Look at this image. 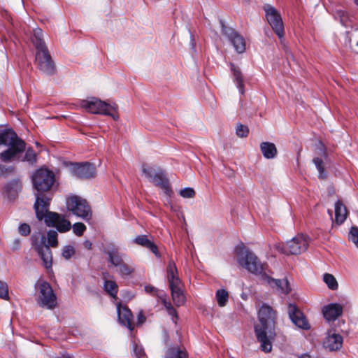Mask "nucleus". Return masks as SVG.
Masks as SVG:
<instances>
[{
	"label": "nucleus",
	"instance_id": "1",
	"mask_svg": "<svg viewBox=\"0 0 358 358\" xmlns=\"http://www.w3.org/2000/svg\"><path fill=\"white\" fill-rule=\"evenodd\" d=\"M55 181V176L52 171L41 169L37 170L32 176L34 189L36 190V201L34 208L39 220H44L48 227H55L59 232L64 233L70 230L71 222L64 216L49 211L52 196L48 191Z\"/></svg>",
	"mask_w": 358,
	"mask_h": 358
},
{
	"label": "nucleus",
	"instance_id": "2",
	"mask_svg": "<svg viewBox=\"0 0 358 358\" xmlns=\"http://www.w3.org/2000/svg\"><path fill=\"white\" fill-rule=\"evenodd\" d=\"M276 314L269 306L263 304L258 312L259 322L255 325V333L260 348L266 353L272 350V342L276 336L275 331Z\"/></svg>",
	"mask_w": 358,
	"mask_h": 358
},
{
	"label": "nucleus",
	"instance_id": "3",
	"mask_svg": "<svg viewBox=\"0 0 358 358\" xmlns=\"http://www.w3.org/2000/svg\"><path fill=\"white\" fill-rule=\"evenodd\" d=\"M7 146L8 148L0 153L2 162H8L15 158L25 150V143L18 138L16 133L11 129L0 127V146Z\"/></svg>",
	"mask_w": 358,
	"mask_h": 358
},
{
	"label": "nucleus",
	"instance_id": "4",
	"mask_svg": "<svg viewBox=\"0 0 358 358\" xmlns=\"http://www.w3.org/2000/svg\"><path fill=\"white\" fill-rule=\"evenodd\" d=\"M236 258L238 264L250 273L255 275H262L265 270V264H262L256 255L245 249L242 245L236 248Z\"/></svg>",
	"mask_w": 358,
	"mask_h": 358
},
{
	"label": "nucleus",
	"instance_id": "5",
	"mask_svg": "<svg viewBox=\"0 0 358 358\" xmlns=\"http://www.w3.org/2000/svg\"><path fill=\"white\" fill-rule=\"evenodd\" d=\"M309 245V238L303 234H298L286 243H276L274 248L285 255H299L305 252Z\"/></svg>",
	"mask_w": 358,
	"mask_h": 358
},
{
	"label": "nucleus",
	"instance_id": "6",
	"mask_svg": "<svg viewBox=\"0 0 358 358\" xmlns=\"http://www.w3.org/2000/svg\"><path fill=\"white\" fill-rule=\"evenodd\" d=\"M80 106L92 114L108 115L110 111H116L115 103L110 104L96 97H90L80 101Z\"/></svg>",
	"mask_w": 358,
	"mask_h": 358
},
{
	"label": "nucleus",
	"instance_id": "7",
	"mask_svg": "<svg viewBox=\"0 0 358 358\" xmlns=\"http://www.w3.org/2000/svg\"><path fill=\"white\" fill-rule=\"evenodd\" d=\"M38 290L37 303L43 308L53 309L57 305V297L50 285L43 280L38 281L36 285Z\"/></svg>",
	"mask_w": 358,
	"mask_h": 358
},
{
	"label": "nucleus",
	"instance_id": "8",
	"mask_svg": "<svg viewBox=\"0 0 358 358\" xmlns=\"http://www.w3.org/2000/svg\"><path fill=\"white\" fill-rule=\"evenodd\" d=\"M66 206L69 210L75 215L88 221L92 217V210L87 201L78 196H71L66 201Z\"/></svg>",
	"mask_w": 358,
	"mask_h": 358
},
{
	"label": "nucleus",
	"instance_id": "9",
	"mask_svg": "<svg viewBox=\"0 0 358 358\" xmlns=\"http://www.w3.org/2000/svg\"><path fill=\"white\" fill-rule=\"evenodd\" d=\"M33 245L38 254L40 255L46 268L52 266V252L49 246L45 243V237L40 234H34L31 237Z\"/></svg>",
	"mask_w": 358,
	"mask_h": 358
},
{
	"label": "nucleus",
	"instance_id": "10",
	"mask_svg": "<svg viewBox=\"0 0 358 358\" xmlns=\"http://www.w3.org/2000/svg\"><path fill=\"white\" fill-rule=\"evenodd\" d=\"M35 64L43 74L52 76L56 73V66L48 50L36 52Z\"/></svg>",
	"mask_w": 358,
	"mask_h": 358
},
{
	"label": "nucleus",
	"instance_id": "11",
	"mask_svg": "<svg viewBox=\"0 0 358 358\" xmlns=\"http://www.w3.org/2000/svg\"><path fill=\"white\" fill-rule=\"evenodd\" d=\"M266 17L278 37L281 39L284 36V27L282 17L278 11L271 5L266 4L264 6Z\"/></svg>",
	"mask_w": 358,
	"mask_h": 358
},
{
	"label": "nucleus",
	"instance_id": "12",
	"mask_svg": "<svg viewBox=\"0 0 358 358\" xmlns=\"http://www.w3.org/2000/svg\"><path fill=\"white\" fill-rule=\"evenodd\" d=\"M222 33L228 38L236 51L238 53H243L245 50V41L243 36L234 31L232 29L226 27L222 23Z\"/></svg>",
	"mask_w": 358,
	"mask_h": 358
},
{
	"label": "nucleus",
	"instance_id": "13",
	"mask_svg": "<svg viewBox=\"0 0 358 358\" xmlns=\"http://www.w3.org/2000/svg\"><path fill=\"white\" fill-rule=\"evenodd\" d=\"M288 314L292 322L299 328L303 329H309L310 324L306 318L296 306L289 304L288 306Z\"/></svg>",
	"mask_w": 358,
	"mask_h": 358
},
{
	"label": "nucleus",
	"instance_id": "14",
	"mask_svg": "<svg viewBox=\"0 0 358 358\" xmlns=\"http://www.w3.org/2000/svg\"><path fill=\"white\" fill-rule=\"evenodd\" d=\"M72 173L80 178H90L95 176V167L90 163L76 164L72 167Z\"/></svg>",
	"mask_w": 358,
	"mask_h": 358
},
{
	"label": "nucleus",
	"instance_id": "15",
	"mask_svg": "<svg viewBox=\"0 0 358 358\" xmlns=\"http://www.w3.org/2000/svg\"><path fill=\"white\" fill-rule=\"evenodd\" d=\"M343 342L342 336L338 334L329 332L323 342V346L329 351H336L341 348Z\"/></svg>",
	"mask_w": 358,
	"mask_h": 358
},
{
	"label": "nucleus",
	"instance_id": "16",
	"mask_svg": "<svg viewBox=\"0 0 358 358\" xmlns=\"http://www.w3.org/2000/svg\"><path fill=\"white\" fill-rule=\"evenodd\" d=\"M343 308L340 303H329L322 308L324 317L329 322L335 321L343 313Z\"/></svg>",
	"mask_w": 358,
	"mask_h": 358
},
{
	"label": "nucleus",
	"instance_id": "17",
	"mask_svg": "<svg viewBox=\"0 0 358 358\" xmlns=\"http://www.w3.org/2000/svg\"><path fill=\"white\" fill-rule=\"evenodd\" d=\"M117 311L120 323L131 331L133 329V315L131 310L127 307L122 306L119 303L117 304Z\"/></svg>",
	"mask_w": 358,
	"mask_h": 358
},
{
	"label": "nucleus",
	"instance_id": "18",
	"mask_svg": "<svg viewBox=\"0 0 358 358\" xmlns=\"http://www.w3.org/2000/svg\"><path fill=\"white\" fill-rule=\"evenodd\" d=\"M267 282L274 289L278 294H288L291 290L289 282L287 279H274L268 276H266Z\"/></svg>",
	"mask_w": 358,
	"mask_h": 358
},
{
	"label": "nucleus",
	"instance_id": "19",
	"mask_svg": "<svg viewBox=\"0 0 358 358\" xmlns=\"http://www.w3.org/2000/svg\"><path fill=\"white\" fill-rule=\"evenodd\" d=\"M167 280L169 286L181 285V281L178 277V269L175 262L173 260H169L167 267Z\"/></svg>",
	"mask_w": 358,
	"mask_h": 358
},
{
	"label": "nucleus",
	"instance_id": "20",
	"mask_svg": "<svg viewBox=\"0 0 358 358\" xmlns=\"http://www.w3.org/2000/svg\"><path fill=\"white\" fill-rule=\"evenodd\" d=\"M134 242L137 245L145 247L149 249L157 257H159L160 255L158 251V248L157 245L154 243V242L149 239L148 236L146 235H139L137 236Z\"/></svg>",
	"mask_w": 358,
	"mask_h": 358
},
{
	"label": "nucleus",
	"instance_id": "21",
	"mask_svg": "<svg viewBox=\"0 0 358 358\" xmlns=\"http://www.w3.org/2000/svg\"><path fill=\"white\" fill-rule=\"evenodd\" d=\"M31 41L36 49V52L48 50L43 39V31L40 28H36L33 30V34L31 36Z\"/></svg>",
	"mask_w": 358,
	"mask_h": 358
},
{
	"label": "nucleus",
	"instance_id": "22",
	"mask_svg": "<svg viewBox=\"0 0 358 358\" xmlns=\"http://www.w3.org/2000/svg\"><path fill=\"white\" fill-rule=\"evenodd\" d=\"M106 252L108 256V262L114 266L118 267L124 262V255L121 254L117 248L110 246L107 248Z\"/></svg>",
	"mask_w": 358,
	"mask_h": 358
},
{
	"label": "nucleus",
	"instance_id": "23",
	"mask_svg": "<svg viewBox=\"0 0 358 358\" xmlns=\"http://www.w3.org/2000/svg\"><path fill=\"white\" fill-rule=\"evenodd\" d=\"M335 208V222L340 225L343 224L347 218L348 210L345 206L341 201H338L334 205Z\"/></svg>",
	"mask_w": 358,
	"mask_h": 358
},
{
	"label": "nucleus",
	"instance_id": "24",
	"mask_svg": "<svg viewBox=\"0 0 358 358\" xmlns=\"http://www.w3.org/2000/svg\"><path fill=\"white\" fill-rule=\"evenodd\" d=\"M260 149L263 156L266 159H273L277 155V148L273 143L262 142L260 144Z\"/></svg>",
	"mask_w": 358,
	"mask_h": 358
},
{
	"label": "nucleus",
	"instance_id": "25",
	"mask_svg": "<svg viewBox=\"0 0 358 358\" xmlns=\"http://www.w3.org/2000/svg\"><path fill=\"white\" fill-rule=\"evenodd\" d=\"M171 291L172 299L177 306L182 305L185 302V296L180 288V285L169 286Z\"/></svg>",
	"mask_w": 358,
	"mask_h": 358
},
{
	"label": "nucleus",
	"instance_id": "26",
	"mask_svg": "<svg viewBox=\"0 0 358 358\" xmlns=\"http://www.w3.org/2000/svg\"><path fill=\"white\" fill-rule=\"evenodd\" d=\"M155 176L153 178L152 183L159 186L163 189H166L168 188V180L165 176L164 171L160 169H156Z\"/></svg>",
	"mask_w": 358,
	"mask_h": 358
},
{
	"label": "nucleus",
	"instance_id": "27",
	"mask_svg": "<svg viewBox=\"0 0 358 358\" xmlns=\"http://www.w3.org/2000/svg\"><path fill=\"white\" fill-rule=\"evenodd\" d=\"M231 69L233 71L234 80L236 83L237 87L239 89L240 92L243 94L244 84L242 73L241 71L233 64H231Z\"/></svg>",
	"mask_w": 358,
	"mask_h": 358
},
{
	"label": "nucleus",
	"instance_id": "28",
	"mask_svg": "<svg viewBox=\"0 0 358 358\" xmlns=\"http://www.w3.org/2000/svg\"><path fill=\"white\" fill-rule=\"evenodd\" d=\"M117 268L118 273L124 278L131 276L135 271V266L133 264L123 262Z\"/></svg>",
	"mask_w": 358,
	"mask_h": 358
},
{
	"label": "nucleus",
	"instance_id": "29",
	"mask_svg": "<svg viewBox=\"0 0 358 358\" xmlns=\"http://www.w3.org/2000/svg\"><path fill=\"white\" fill-rule=\"evenodd\" d=\"M103 289L114 299L117 298V295L118 292V286L115 281L110 280H105L103 284Z\"/></svg>",
	"mask_w": 358,
	"mask_h": 358
},
{
	"label": "nucleus",
	"instance_id": "30",
	"mask_svg": "<svg viewBox=\"0 0 358 358\" xmlns=\"http://www.w3.org/2000/svg\"><path fill=\"white\" fill-rule=\"evenodd\" d=\"M313 162L318 171V178L321 180L326 178L327 173L324 169V159L321 157H317L313 158Z\"/></svg>",
	"mask_w": 358,
	"mask_h": 358
},
{
	"label": "nucleus",
	"instance_id": "31",
	"mask_svg": "<svg viewBox=\"0 0 358 358\" xmlns=\"http://www.w3.org/2000/svg\"><path fill=\"white\" fill-rule=\"evenodd\" d=\"M215 299L219 306H225L229 300V293L224 289H217L215 293Z\"/></svg>",
	"mask_w": 358,
	"mask_h": 358
},
{
	"label": "nucleus",
	"instance_id": "32",
	"mask_svg": "<svg viewBox=\"0 0 358 358\" xmlns=\"http://www.w3.org/2000/svg\"><path fill=\"white\" fill-rule=\"evenodd\" d=\"M166 358H187V353L178 348L173 347L167 350Z\"/></svg>",
	"mask_w": 358,
	"mask_h": 358
},
{
	"label": "nucleus",
	"instance_id": "33",
	"mask_svg": "<svg viewBox=\"0 0 358 358\" xmlns=\"http://www.w3.org/2000/svg\"><path fill=\"white\" fill-rule=\"evenodd\" d=\"M144 290L146 293L151 294L152 296H157L160 302L166 298V294L161 290H159L156 287L152 285H146L144 287Z\"/></svg>",
	"mask_w": 358,
	"mask_h": 358
},
{
	"label": "nucleus",
	"instance_id": "34",
	"mask_svg": "<svg viewBox=\"0 0 358 358\" xmlns=\"http://www.w3.org/2000/svg\"><path fill=\"white\" fill-rule=\"evenodd\" d=\"M334 18L338 20L341 24L348 27V22L349 20L348 15L343 10L337 9L334 13Z\"/></svg>",
	"mask_w": 358,
	"mask_h": 358
},
{
	"label": "nucleus",
	"instance_id": "35",
	"mask_svg": "<svg viewBox=\"0 0 358 358\" xmlns=\"http://www.w3.org/2000/svg\"><path fill=\"white\" fill-rule=\"evenodd\" d=\"M323 280L329 289L336 290L338 288V282L333 275L325 273Z\"/></svg>",
	"mask_w": 358,
	"mask_h": 358
},
{
	"label": "nucleus",
	"instance_id": "36",
	"mask_svg": "<svg viewBox=\"0 0 358 358\" xmlns=\"http://www.w3.org/2000/svg\"><path fill=\"white\" fill-rule=\"evenodd\" d=\"M165 308L166 309L169 315H170L172 317V320L174 323H176V320L178 319V315L176 313V310L173 307L171 303L169 301H167L166 298L163 299V301L161 302Z\"/></svg>",
	"mask_w": 358,
	"mask_h": 358
},
{
	"label": "nucleus",
	"instance_id": "37",
	"mask_svg": "<svg viewBox=\"0 0 358 358\" xmlns=\"http://www.w3.org/2000/svg\"><path fill=\"white\" fill-rule=\"evenodd\" d=\"M142 172L149 181L152 183L153 178L155 176L156 169L144 164L142 166Z\"/></svg>",
	"mask_w": 358,
	"mask_h": 358
},
{
	"label": "nucleus",
	"instance_id": "38",
	"mask_svg": "<svg viewBox=\"0 0 358 358\" xmlns=\"http://www.w3.org/2000/svg\"><path fill=\"white\" fill-rule=\"evenodd\" d=\"M48 246L56 247L57 245V232L55 230H50L47 234Z\"/></svg>",
	"mask_w": 358,
	"mask_h": 358
},
{
	"label": "nucleus",
	"instance_id": "39",
	"mask_svg": "<svg viewBox=\"0 0 358 358\" xmlns=\"http://www.w3.org/2000/svg\"><path fill=\"white\" fill-rule=\"evenodd\" d=\"M21 188V183L18 180H13L10 181L6 186L8 192H12L13 191L17 193Z\"/></svg>",
	"mask_w": 358,
	"mask_h": 358
},
{
	"label": "nucleus",
	"instance_id": "40",
	"mask_svg": "<svg viewBox=\"0 0 358 358\" xmlns=\"http://www.w3.org/2000/svg\"><path fill=\"white\" fill-rule=\"evenodd\" d=\"M72 228L73 233L78 236H82L86 229L85 225L81 222L75 223L73 225Z\"/></svg>",
	"mask_w": 358,
	"mask_h": 358
},
{
	"label": "nucleus",
	"instance_id": "41",
	"mask_svg": "<svg viewBox=\"0 0 358 358\" xmlns=\"http://www.w3.org/2000/svg\"><path fill=\"white\" fill-rule=\"evenodd\" d=\"M349 240L358 248V227H352L350 231Z\"/></svg>",
	"mask_w": 358,
	"mask_h": 358
},
{
	"label": "nucleus",
	"instance_id": "42",
	"mask_svg": "<svg viewBox=\"0 0 358 358\" xmlns=\"http://www.w3.org/2000/svg\"><path fill=\"white\" fill-rule=\"evenodd\" d=\"M24 160L31 164H34L36 162V154L32 149H27Z\"/></svg>",
	"mask_w": 358,
	"mask_h": 358
},
{
	"label": "nucleus",
	"instance_id": "43",
	"mask_svg": "<svg viewBox=\"0 0 358 358\" xmlns=\"http://www.w3.org/2000/svg\"><path fill=\"white\" fill-rule=\"evenodd\" d=\"M62 257L66 259H69L75 254V250L71 245H66L62 250Z\"/></svg>",
	"mask_w": 358,
	"mask_h": 358
},
{
	"label": "nucleus",
	"instance_id": "44",
	"mask_svg": "<svg viewBox=\"0 0 358 358\" xmlns=\"http://www.w3.org/2000/svg\"><path fill=\"white\" fill-rule=\"evenodd\" d=\"M248 128L243 124H240L237 125L236 133L238 137L243 138L246 137L248 134Z\"/></svg>",
	"mask_w": 358,
	"mask_h": 358
},
{
	"label": "nucleus",
	"instance_id": "45",
	"mask_svg": "<svg viewBox=\"0 0 358 358\" xmlns=\"http://www.w3.org/2000/svg\"><path fill=\"white\" fill-rule=\"evenodd\" d=\"M133 350L136 358H147L145 355L143 348L136 343L133 344Z\"/></svg>",
	"mask_w": 358,
	"mask_h": 358
},
{
	"label": "nucleus",
	"instance_id": "46",
	"mask_svg": "<svg viewBox=\"0 0 358 358\" xmlns=\"http://www.w3.org/2000/svg\"><path fill=\"white\" fill-rule=\"evenodd\" d=\"M180 195L183 198H192L195 195V192L191 187H186L180 191Z\"/></svg>",
	"mask_w": 358,
	"mask_h": 358
},
{
	"label": "nucleus",
	"instance_id": "47",
	"mask_svg": "<svg viewBox=\"0 0 358 358\" xmlns=\"http://www.w3.org/2000/svg\"><path fill=\"white\" fill-rule=\"evenodd\" d=\"M0 298L2 299H8V289L6 283L0 280Z\"/></svg>",
	"mask_w": 358,
	"mask_h": 358
},
{
	"label": "nucleus",
	"instance_id": "48",
	"mask_svg": "<svg viewBox=\"0 0 358 358\" xmlns=\"http://www.w3.org/2000/svg\"><path fill=\"white\" fill-rule=\"evenodd\" d=\"M30 227L26 223L21 224L18 227V232L22 236H28L30 234Z\"/></svg>",
	"mask_w": 358,
	"mask_h": 358
},
{
	"label": "nucleus",
	"instance_id": "49",
	"mask_svg": "<svg viewBox=\"0 0 358 358\" xmlns=\"http://www.w3.org/2000/svg\"><path fill=\"white\" fill-rule=\"evenodd\" d=\"M13 171L12 166L6 167L4 165L0 164V176H7Z\"/></svg>",
	"mask_w": 358,
	"mask_h": 358
},
{
	"label": "nucleus",
	"instance_id": "50",
	"mask_svg": "<svg viewBox=\"0 0 358 358\" xmlns=\"http://www.w3.org/2000/svg\"><path fill=\"white\" fill-rule=\"evenodd\" d=\"M145 320V317L143 315L142 313H139V314L137 316V324H143Z\"/></svg>",
	"mask_w": 358,
	"mask_h": 358
},
{
	"label": "nucleus",
	"instance_id": "51",
	"mask_svg": "<svg viewBox=\"0 0 358 358\" xmlns=\"http://www.w3.org/2000/svg\"><path fill=\"white\" fill-rule=\"evenodd\" d=\"M20 240L15 239V240H14V241L13 243L12 249L14 250H17L20 248Z\"/></svg>",
	"mask_w": 358,
	"mask_h": 358
},
{
	"label": "nucleus",
	"instance_id": "52",
	"mask_svg": "<svg viewBox=\"0 0 358 358\" xmlns=\"http://www.w3.org/2000/svg\"><path fill=\"white\" fill-rule=\"evenodd\" d=\"M83 245L85 248L88 250H90L92 248V243L88 240H86L83 242Z\"/></svg>",
	"mask_w": 358,
	"mask_h": 358
},
{
	"label": "nucleus",
	"instance_id": "53",
	"mask_svg": "<svg viewBox=\"0 0 358 358\" xmlns=\"http://www.w3.org/2000/svg\"><path fill=\"white\" fill-rule=\"evenodd\" d=\"M111 112H112V111H110V114H108V115L111 116V117H113V120H118V118H119L118 115H115V114H113Z\"/></svg>",
	"mask_w": 358,
	"mask_h": 358
},
{
	"label": "nucleus",
	"instance_id": "54",
	"mask_svg": "<svg viewBox=\"0 0 358 358\" xmlns=\"http://www.w3.org/2000/svg\"><path fill=\"white\" fill-rule=\"evenodd\" d=\"M299 358H312V357L308 354H303Z\"/></svg>",
	"mask_w": 358,
	"mask_h": 358
},
{
	"label": "nucleus",
	"instance_id": "55",
	"mask_svg": "<svg viewBox=\"0 0 358 358\" xmlns=\"http://www.w3.org/2000/svg\"><path fill=\"white\" fill-rule=\"evenodd\" d=\"M328 213L329 214V215H330V216H331V215H332V212H331V210H328Z\"/></svg>",
	"mask_w": 358,
	"mask_h": 358
},
{
	"label": "nucleus",
	"instance_id": "56",
	"mask_svg": "<svg viewBox=\"0 0 358 358\" xmlns=\"http://www.w3.org/2000/svg\"><path fill=\"white\" fill-rule=\"evenodd\" d=\"M355 3L357 6H358V0H355Z\"/></svg>",
	"mask_w": 358,
	"mask_h": 358
},
{
	"label": "nucleus",
	"instance_id": "57",
	"mask_svg": "<svg viewBox=\"0 0 358 358\" xmlns=\"http://www.w3.org/2000/svg\"><path fill=\"white\" fill-rule=\"evenodd\" d=\"M357 45H358V43H357Z\"/></svg>",
	"mask_w": 358,
	"mask_h": 358
}]
</instances>
